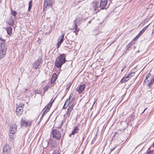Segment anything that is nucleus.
<instances>
[{
    "label": "nucleus",
    "instance_id": "nucleus-23",
    "mask_svg": "<svg viewBox=\"0 0 154 154\" xmlns=\"http://www.w3.org/2000/svg\"><path fill=\"white\" fill-rule=\"evenodd\" d=\"M74 29H75V30L73 31L74 32H75L76 35L77 34V33H78L79 31V28H77V26H76V28L75 27V26L74 27Z\"/></svg>",
    "mask_w": 154,
    "mask_h": 154
},
{
    "label": "nucleus",
    "instance_id": "nucleus-36",
    "mask_svg": "<svg viewBox=\"0 0 154 154\" xmlns=\"http://www.w3.org/2000/svg\"><path fill=\"white\" fill-rule=\"evenodd\" d=\"M63 121H62L61 122V123H60V127H58L59 128H61V126L63 124Z\"/></svg>",
    "mask_w": 154,
    "mask_h": 154
},
{
    "label": "nucleus",
    "instance_id": "nucleus-32",
    "mask_svg": "<svg viewBox=\"0 0 154 154\" xmlns=\"http://www.w3.org/2000/svg\"><path fill=\"white\" fill-rule=\"evenodd\" d=\"M48 112H46V111H45H45L44 112H43L42 115V116H43L44 115H45Z\"/></svg>",
    "mask_w": 154,
    "mask_h": 154
},
{
    "label": "nucleus",
    "instance_id": "nucleus-40",
    "mask_svg": "<svg viewBox=\"0 0 154 154\" xmlns=\"http://www.w3.org/2000/svg\"><path fill=\"white\" fill-rule=\"evenodd\" d=\"M11 20L12 21V23H11V25H13L14 23H13V21H14V20H12L11 19Z\"/></svg>",
    "mask_w": 154,
    "mask_h": 154
},
{
    "label": "nucleus",
    "instance_id": "nucleus-33",
    "mask_svg": "<svg viewBox=\"0 0 154 154\" xmlns=\"http://www.w3.org/2000/svg\"><path fill=\"white\" fill-rule=\"evenodd\" d=\"M48 112H46V111H45H45L44 112H43L42 115V116H43L44 115H45Z\"/></svg>",
    "mask_w": 154,
    "mask_h": 154
},
{
    "label": "nucleus",
    "instance_id": "nucleus-24",
    "mask_svg": "<svg viewBox=\"0 0 154 154\" xmlns=\"http://www.w3.org/2000/svg\"><path fill=\"white\" fill-rule=\"evenodd\" d=\"M70 99H68L66 100V101L65 103V105H66L67 106H68L70 103Z\"/></svg>",
    "mask_w": 154,
    "mask_h": 154
},
{
    "label": "nucleus",
    "instance_id": "nucleus-22",
    "mask_svg": "<svg viewBox=\"0 0 154 154\" xmlns=\"http://www.w3.org/2000/svg\"><path fill=\"white\" fill-rule=\"evenodd\" d=\"M32 0H31L29 2V6L28 8V11H30V9L32 8Z\"/></svg>",
    "mask_w": 154,
    "mask_h": 154
},
{
    "label": "nucleus",
    "instance_id": "nucleus-44",
    "mask_svg": "<svg viewBox=\"0 0 154 154\" xmlns=\"http://www.w3.org/2000/svg\"><path fill=\"white\" fill-rule=\"evenodd\" d=\"M153 147H154V143H153Z\"/></svg>",
    "mask_w": 154,
    "mask_h": 154
},
{
    "label": "nucleus",
    "instance_id": "nucleus-19",
    "mask_svg": "<svg viewBox=\"0 0 154 154\" xmlns=\"http://www.w3.org/2000/svg\"><path fill=\"white\" fill-rule=\"evenodd\" d=\"M148 26L149 25H147L144 28H143V29L140 31L139 33L138 34V35H141L144 32V31L146 30Z\"/></svg>",
    "mask_w": 154,
    "mask_h": 154
},
{
    "label": "nucleus",
    "instance_id": "nucleus-34",
    "mask_svg": "<svg viewBox=\"0 0 154 154\" xmlns=\"http://www.w3.org/2000/svg\"><path fill=\"white\" fill-rule=\"evenodd\" d=\"M44 109H45V111L46 112H48L49 110V109H48L47 108H46V107Z\"/></svg>",
    "mask_w": 154,
    "mask_h": 154
},
{
    "label": "nucleus",
    "instance_id": "nucleus-29",
    "mask_svg": "<svg viewBox=\"0 0 154 154\" xmlns=\"http://www.w3.org/2000/svg\"><path fill=\"white\" fill-rule=\"evenodd\" d=\"M49 88V86H46L44 88L43 90L44 92H45L46 91L48 90V89Z\"/></svg>",
    "mask_w": 154,
    "mask_h": 154
},
{
    "label": "nucleus",
    "instance_id": "nucleus-30",
    "mask_svg": "<svg viewBox=\"0 0 154 154\" xmlns=\"http://www.w3.org/2000/svg\"><path fill=\"white\" fill-rule=\"evenodd\" d=\"M55 99H54L53 100H51V101L48 104L49 105H50V106H51L53 103L54 102Z\"/></svg>",
    "mask_w": 154,
    "mask_h": 154
},
{
    "label": "nucleus",
    "instance_id": "nucleus-37",
    "mask_svg": "<svg viewBox=\"0 0 154 154\" xmlns=\"http://www.w3.org/2000/svg\"><path fill=\"white\" fill-rule=\"evenodd\" d=\"M115 148H116V147H114V148H113L111 149H110V152H112V151L115 149Z\"/></svg>",
    "mask_w": 154,
    "mask_h": 154
},
{
    "label": "nucleus",
    "instance_id": "nucleus-4",
    "mask_svg": "<svg viewBox=\"0 0 154 154\" xmlns=\"http://www.w3.org/2000/svg\"><path fill=\"white\" fill-rule=\"evenodd\" d=\"M44 148H46L48 146L51 148L54 147L55 145V143L54 140L50 139L48 142H45L42 143Z\"/></svg>",
    "mask_w": 154,
    "mask_h": 154
},
{
    "label": "nucleus",
    "instance_id": "nucleus-28",
    "mask_svg": "<svg viewBox=\"0 0 154 154\" xmlns=\"http://www.w3.org/2000/svg\"><path fill=\"white\" fill-rule=\"evenodd\" d=\"M151 75V74L150 73H149L147 74V75L146 76V78L144 81V82H146V80H147L148 79V78Z\"/></svg>",
    "mask_w": 154,
    "mask_h": 154
},
{
    "label": "nucleus",
    "instance_id": "nucleus-9",
    "mask_svg": "<svg viewBox=\"0 0 154 154\" xmlns=\"http://www.w3.org/2000/svg\"><path fill=\"white\" fill-rule=\"evenodd\" d=\"M11 147L9 145L7 144L5 145L3 148V154H10Z\"/></svg>",
    "mask_w": 154,
    "mask_h": 154
},
{
    "label": "nucleus",
    "instance_id": "nucleus-43",
    "mask_svg": "<svg viewBox=\"0 0 154 154\" xmlns=\"http://www.w3.org/2000/svg\"><path fill=\"white\" fill-rule=\"evenodd\" d=\"M71 98V96L70 95L69 96V99H70Z\"/></svg>",
    "mask_w": 154,
    "mask_h": 154
},
{
    "label": "nucleus",
    "instance_id": "nucleus-7",
    "mask_svg": "<svg viewBox=\"0 0 154 154\" xmlns=\"http://www.w3.org/2000/svg\"><path fill=\"white\" fill-rule=\"evenodd\" d=\"M135 74V72H134L129 73L126 76L122 78L121 81L122 82H125L128 81L132 77L134 76Z\"/></svg>",
    "mask_w": 154,
    "mask_h": 154
},
{
    "label": "nucleus",
    "instance_id": "nucleus-46",
    "mask_svg": "<svg viewBox=\"0 0 154 154\" xmlns=\"http://www.w3.org/2000/svg\"><path fill=\"white\" fill-rule=\"evenodd\" d=\"M25 90H26V91H27V89H25Z\"/></svg>",
    "mask_w": 154,
    "mask_h": 154
},
{
    "label": "nucleus",
    "instance_id": "nucleus-48",
    "mask_svg": "<svg viewBox=\"0 0 154 154\" xmlns=\"http://www.w3.org/2000/svg\"><path fill=\"white\" fill-rule=\"evenodd\" d=\"M0 41H1V37H0Z\"/></svg>",
    "mask_w": 154,
    "mask_h": 154
},
{
    "label": "nucleus",
    "instance_id": "nucleus-2",
    "mask_svg": "<svg viewBox=\"0 0 154 154\" xmlns=\"http://www.w3.org/2000/svg\"><path fill=\"white\" fill-rule=\"evenodd\" d=\"M52 135L53 138L57 140H60L61 137V132L59 131L56 129L52 130Z\"/></svg>",
    "mask_w": 154,
    "mask_h": 154
},
{
    "label": "nucleus",
    "instance_id": "nucleus-21",
    "mask_svg": "<svg viewBox=\"0 0 154 154\" xmlns=\"http://www.w3.org/2000/svg\"><path fill=\"white\" fill-rule=\"evenodd\" d=\"M79 130L77 127H75L74 130L72 132V134L74 135L78 132V131Z\"/></svg>",
    "mask_w": 154,
    "mask_h": 154
},
{
    "label": "nucleus",
    "instance_id": "nucleus-12",
    "mask_svg": "<svg viewBox=\"0 0 154 154\" xmlns=\"http://www.w3.org/2000/svg\"><path fill=\"white\" fill-rule=\"evenodd\" d=\"M17 128V126L15 124L11 125L10 129L11 134H13L15 133L16 131Z\"/></svg>",
    "mask_w": 154,
    "mask_h": 154
},
{
    "label": "nucleus",
    "instance_id": "nucleus-42",
    "mask_svg": "<svg viewBox=\"0 0 154 154\" xmlns=\"http://www.w3.org/2000/svg\"><path fill=\"white\" fill-rule=\"evenodd\" d=\"M147 108H146L144 109V111H143V112H142V113H143V112H144V111L146 110V109Z\"/></svg>",
    "mask_w": 154,
    "mask_h": 154
},
{
    "label": "nucleus",
    "instance_id": "nucleus-10",
    "mask_svg": "<svg viewBox=\"0 0 154 154\" xmlns=\"http://www.w3.org/2000/svg\"><path fill=\"white\" fill-rule=\"evenodd\" d=\"M92 7L94 10L95 11V13H97L100 9H99V4L97 2L95 1L94 2L92 3Z\"/></svg>",
    "mask_w": 154,
    "mask_h": 154
},
{
    "label": "nucleus",
    "instance_id": "nucleus-49",
    "mask_svg": "<svg viewBox=\"0 0 154 154\" xmlns=\"http://www.w3.org/2000/svg\"><path fill=\"white\" fill-rule=\"evenodd\" d=\"M1 2V0H0V2Z\"/></svg>",
    "mask_w": 154,
    "mask_h": 154
},
{
    "label": "nucleus",
    "instance_id": "nucleus-11",
    "mask_svg": "<svg viewBox=\"0 0 154 154\" xmlns=\"http://www.w3.org/2000/svg\"><path fill=\"white\" fill-rule=\"evenodd\" d=\"M85 84H82L79 85L76 89V91L78 92L79 94H82L85 88Z\"/></svg>",
    "mask_w": 154,
    "mask_h": 154
},
{
    "label": "nucleus",
    "instance_id": "nucleus-26",
    "mask_svg": "<svg viewBox=\"0 0 154 154\" xmlns=\"http://www.w3.org/2000/svg\"><path fill=\"white\" fill-rule=\"evenodd\" d=\"M131 46V43L129 44L126 46V49L127 50H130V48Z\"/></svg>",
    "mask_w": 154,
    "mask_h": 154
},
{
    "label": "nucleus",
    "instance_id": "nucleus-13",
    "mask_svg": "<svg viewBox=\"0 0 154 154\" xmlns=\"http://www.w3.org/2000/svg\"><path fill=\"white\" fill-rule=\"evenodd\" d=\"M107 2V0H101L100 5V9H103L106 6Z\"/></svg>",
    "mask_w": 154,
    "mask_h": 154
},
{
    "label": "nucleus",
    "instance_id": "nucleus-3",
    "mask_svg": "<svg viewBox=\"0 0 154 154\" xmlns=\"http://www.w3.org/2000/svg\"><path fill=\"white\" fill-rule=\"evenodd\" d=\"M7 47L4 44H2L0 47V59L4 58L6 54Z\"/></svg>",
    "mask_w": 154,
    "mask_h": 154
},
{
    "label": "nucleus",
    "instance_id": "nucleus-38",
    "mask_svg": "<svg viewBox=\"0 0 154 154\" xmlns=\"http://www.w3.org/2000/svg\"><path fill=\"white\" fill-rule=\"evenodd\" d=\"M141 35H138V34L137 35V36L136 37V38H139L140 36Z\"/></svg>",
    "mask_w": 154,
    "mask_h": 154
},
{
    "label": "nucleus",
    "instance_id": "nucleus-15",
    "mask_svg": "<svg viewBox=\"0 0 154 154\" xmlns=\"http://www.w3.org/2000/svg\"><path fill=\"white\" fill-rule=\"evenodd\" d=\"M73 107L74 105L73 104H72L71 105V106H69L68 107L66 114V115L68 116V117H69L71 112L73 109Z\"/></svg>",
    "mask_w": 154,
    "mask_h": 154
},
{
    "label": "nucleus",
    "instance_id": "nucleus-20",
    "mask_svg": "<svg viewBox=\"0 0 154 154\" xmlns=\"http://www.w3.org/2000/svg\"><path fill=\"white\" fill-rule=\"evenodd\" d=\"M154 83V80L152 79H151L149 82L148 83L147 85L150 88L152 86Z\"/></svg>",
    "mask_w": 154,
    "mask_h": 154
},
{
    "label": "nucleus",
    "instance_id": "nucleus-17",
    "mask_svg": "<svg viewBox=\"0 0 154 154\" xmlns=\"http://www.w3.org/2000/svg\"><path fill=\"white\" fill-rule=\"evenodd\" d=\"M57 78V74L55 73H54L53 74L52 76L51 79V84L54 83L55 82V81L56 80Z\"/></svg>",
    "mask_w": 154,
    "mask_h": 154
},
{
    "label": "nucleus",
    "instance_id": "nucleus-41",
    "mask_svg": "<svg viewBox=\"0 0 154 154\" xmlns=\"http://www.w3.org/2000/svg\"><path fill=\"white\" fill-rule=\"evenodd\" d=\"M72 27H73V28L72 29H71L74 30V24H73V26H72Z\"/></svg>",
    "mask_w": 154,
    "mask_h": 154
},
{
    "label": "nucleus",
    "instance_id": "nucleus-47",
    "mask_svg": "<svg viewBox=\"0 0 154 154\" xmlns=\"http://www.w3.org/2000/svg\"><path fill=\"white\" fill-rule=\"evenodd\" d=\"M123 70V69H122V70H121L122 71Z\"/></svg>",
    "mask_w": 154,
    "mask_h": 154
},
{
    "label": "nucleus",
    "instance_id": "nucleus-8",
    "mask_svg": "<svg viewBox=\"0 0 154 154\" xmlns=\"http://www.w3.org/2000/svg\"><path fill=\"white\" fill-rule=\"evenodd\" d=\"M32 121L29 120H21V125L22 126L26 127L27 126H30L31 124Z\"/></svg>",
    "mask_w": 154,
    "mask_h": 154
},
{
    "label": "nucleus",
    "instance_id": "nucleus-1",
    "mask_svg": "<svg viewBox=\"0 0 154 154\" xmlns=\"http://www.w3.org/2000/svg\"><path fill=\"white\" fill-rule=\"evenodd\" d=\"M65 61L66 59L64 54H61L59 56V61L55 62V66L57 67H60Z\"/></svg>",
    "mask_w": 154,
    "mask_h": 154
},
{
    "label": "nucleus",
    "instance_id": "nucleus-6",
    "mask_svg": "<svg viewBox=\"0 0 154 154\" xmlns=\"http://www.w3.org/2000/svg\"><path fill=\"white\" fill-rule=\"evenodd\" d=\"M24 106V104L22 103L21 104H20L19 105V106L17 108L16 112L17 116H20L22 114L23 111V106Z\"/></svg>",
    "mask_w": 154,
    "mask_h": 154
},
{
    "label": "nucleus",
    "instance_id": "nucleus-31",
    "mask_svg": "<svg viewBox=\"0 0 154 154\" xmlns=\"http://www.w3.org/2000/svg\"><path fill=\"white\" fill-rule=\"evenodd\" d=\"M51 107V106H50V105H49L48 104L45 107H46V108H47V109H50Z\"/></svg>",
    "mask_w": 154,
    "mask_h": 154
},
{
    "label": "nucleus",
    "instance_id": "nucleus-35",
    "mask_svg": "<svg viewBox=\"0 0 154 154\" xmlns=\"http://www.w3.org/2000/svg\"><path fill=\"white\" fill-rule=\"evenodd\" d=\"M67 106L66 105H65L64 104L63 106V108L64 109H66V107H67Z\"/></svg>",
    "mask_w": 154,
    "mask_h": 154
},
{
    "label": "nucleus",
    "instance_id": "nucleus-39",
    "mask_svg": "<svg viewBox=\"0 0 154 154\" xmlns=\"http://www.w3.org/2000/svg\"><path fill=\"white\" fill-rule=\"evenodd\" d=\"M154 33V29L152 30V34H153Z\"/></svg>",
    "mask_w": 154,
    "mask_h": 154
},
{
    "label": "nucleus",
    "instance_id": "nucleus-5",
    "mask_svg": "<svg viewBox=\"0 0 154 154\" xmlns=\"http://www.w3.org/2000/svg\"><path fill=\"white\" fill-rule=\"evenodd\" d=\"M54 4L53 0H45L44 2V10H46L47 8H52V5Z\"/></svg>",
    "mask_w": 154,
    "mask_h": 154
},
{
    "label": "nucleus",
    "instance_id": "nucleus-45",
    "mask_svg": "<svg viewBox=\"0 0 154 154\" xmlns=\"http://www.w3.org/2000/svg\"><path fill=\"white\" fill-rule=\"evenodd\" d=\"M152 79L154 80V76H153V77Z\"/></svg>",
    "mask_w": 154,
    "mask_h": 154
},
{
    "label": "nucleus",
    "instance_id": "nucleus-16",
    "mask_svg": "<svg viewBox=\"0 0 154 154\" xmlns=\"http://www.w3.org/2000/svg\"><path fill=\"white\" fill-rule=\"evenodd\" d=\"M64 34H62L61 36H60L59 38V39L57 44V48H59L60 46L63 41V38L64 37Z\"/></svg>",
    "mask_w": 154,
    "mask_h": 154
},
{
    "label": "nucleus",
    "instance_id": "nucleus-14",
    "mask_svg": "<svg viewBox=\"0 0 154 154\" xmlns=\"http://www.w3.org/2000/svg\"><path fill=\"white\" fill-rule=\"evenodd\" d=\"M41 58L39 57L38 59L33 63V67H38L39 66L41 63Z\"/></svg>",
    "mask_w": 154,
    "mask_h": 154
},
{
    "label": "nucleus",
    "instance_id": "nucleus-25",
    "mask_svg": "<svg viewBox=\"0 0 154 154\" xmlns=\"http://www.w3.org/2000/svg\"><path fill=\"white\" fill-rule=\"evenodd\" d=\"M11 11L12 15H13L14 17L16 16L17 14L16 12L15 11H13L12 10H11Z\"/></svg>",
    "mask_w": 154,
    "mask_h": 154
},
{
    "label": "nucleus",
    "instance_id": "nucleus-18",
    "mask_svg": "<svg viewBox=\"0 0 154 154\" xmlns=\"http://www.w3.org/2000/svg\"><path fill=\"white\" fill-rule=\"evenodd\" d=\"M12 28L11 27H8L6 28L7 32L8 34H9L10 35L12 33Z\"/></svg>",
    "mask_w": 154,
    "mask_h": 154
},
{
    "label": "nucleus",
    "instance_id": "nucleus-27",
    "mask_svg": "<svg viewBox=\"0 0 154 154\" xmlns=\"http://www.w3.org/2000/svg\"><path fill=\"white\" fill-rule=\"evenodd\" d=\"M77 20L76 19L74 21V25L75 28H76V26H77Z\"/></svg>",
    "mask_w": 154,
    "mask_h": 154
}]
</instances>
